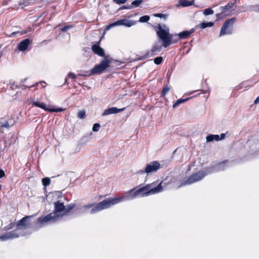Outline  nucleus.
I'll return each mask as SVG.
<instances>
[{
    "instance_id": "obj_17",
    "label": "nucleus",
    "mask_w": 259,
    "mask_h": 259,
    "mask_svg": "<svg viewBox=\"0 0 259 259\" xmlns=\"http://www.w3.org/2000/svg\"><path fill=\"white\" fill-rule=\"evenodd\" d=\"M124 20H118L116 22H115L112 24H110V25L107 26L105 28V31H108L109 30L110 28L113 27H115V26H118V25H124Z\"/></svg>"
},
{
    "instance_id": "obj_46",
    "label": "nucleus",
    "mask_w": 259,
    "mask_h": 259,
    "mask_svg": "<svg viewBox=\"0 0 259 259\" xmlns=\"http://www.w3.org/2000/svg\"><path fill=\"white\" fill-rule=\"evenodd\" d=\"M224 164H225V163H224V162H222V163H220V166H222L224 165Z\"/></svg>"
},
{
    "instance_id": "obj_33",
    "label": "nucleus",
    "mask_w": 259,
    "mask_h": 259,
    "mask_svg": "<svg viewBox=\"0 0 259 259\" xmlns=\"http://www.w3.org/2000/svg\"><path fill=\"white\" fill-rule=\"evenodd\" d=\"M169 90V89L168 87H165L164 88L162 92V96H165V94L168 92V91Z\"/></svg>"
},
{
    "instance_id": "obj_44",
    "label": "nucleus",
    "mask_w": 259,
    "mask_h": 259,
    "mask_svg": "<svg viewBox=\"0 0 259 259\" xmlns=\"http://www.w3.org/2000/svg\"><path fill=\"white\" fill-rule=\"evenodd\" d=\"M225 135L224 134H222L221 135V138H220V140L223 139L225 138Z\"/></svg>"
},
{
    "instance_id": "obj_6",
    "label": "nucleus",
    "mask_w": 259,
    "mask_h": 259,
    "mask_svg": "<svg viewBox=\"0 0 259 259\" xmlns=\"http://www.w3.org/2000/svg\"><path fill=\"white\" fill-rule=\"evenodd\" d=\"M206 175V174L204 171H198V172L192 175L186 180L183 181L180 185V187L190 185L194 183L197 182L202 180Z\"/></svg>"
},
{
    "instance_id": "obj_26",
    "label": "nucleus",
    "mask_w": 259,
    "mask_h": 259,
    "mask_svg": "<svg viewBox=\"0 0 259 259\" xmlns=\"http://www.w3.org/2000/svg\"><path fill=\"white\" fill-rule=\"evenodd\" d=\"M150 19L149 16L147 15L143 16L142 17H141L139 19V21L141 22H147Z\"/></svg>"
},
{
    "instance_id": "obj_37",
    "label": "nucleus",
    "mask_w": 259,
    "mask_h": 259,
    "mask_svg": "<svg viewBox=\"0 0 259 259\" xmlns=\"http://www.w3.org/2000/svg\"><path fill=\"white\" fill-rule=\"evenodd\" d=\"M90 72L89 71H85V73H79L78 74V75L82 76H91V75H90Z\"/></svg>"
},
{
    "instance_id": "obj_35",
    "label": "nucleus",
    "mask_w": 259,
    "mask_h": 259,
    "mask_svg": "<svg viewBox=\"0 0 259 259\" xmlns=\"http://www.w3.org/2000/svg\"><path fill=\"white\" fill-rule=\"evenodd\" d=\"M67 76L68 77H71V78H72L73 79H75L76 78V75L74 73H72V72L69 73L68 75H67Z\"/></svg>"
},
{
    "instance_id": "obj_1",
    "label": "nucleus",
    "mask_w": 259,
    "mask_h": 259,
    "mask_svg": "<svg viewBox=\"0 0 259 259\" xmlns=\"http://www.w3.org/2000/svg\"><path fill=\"white\" fill-rule=\"evenodd\" d=\"M155 186L154 183L149 184L138 189L134 188L126 193V198L133 199L137 197H145L158 193L163 191L165 187V183L161 182L157 186Z\"/></svg>"
},
{
    "instance_id": "obj_36",
    "label": "nucleus",
    "mask_w": 259,
    "mask_h": 259,
    "mask_svg": "<svg viewBox=\"0 0 259 259\" xmlns=\"http://www.w3.org/2000/svg\"><path fill=\"white\" fill-rule=\"evenodd\" d=\"M71 27V26H66L65 27H62L61 28V30L62 31H67L70 27Z\"/></svg>"
},
{
    "instance_id": "obj_4",
    "label": "nucleus",
    "mask_w": 259,
    "mask_h": 259,
    "mask_svg": "<svg viewBox=\"0 0 259 259\" xmlns=\"http://www.w3.org/2000/svg\"><path fill=\"white\" fill-rule=\"evenodd\" d=\"M125 197H120L117 198H108L103 200L98 203V207L103 210L108 208L111 206L117 204L121 201L125 200Z\"/></svg>"
},
{
    "instance_id": "obj_29",
    "label": "nucleus",
    "mask_w": 259,
    "mask_h": 259,
    "mask_svg": "<svg viewBox=\"0 0 259 259\" xmlns=\"http://www.w3.org/2000/svg\"><path fill=\"white\" fill-rule=\"evenodd\" d=\"M143 2L142 0H135L133 1L132 3L133 5H134L136 7L139 6Z\"/></svg>"
},
{
    "instance_id": "obj_18",
    "label": "nucleus",
    "mask_w": 259,
    "mask_h": 259,
    "mask_svg": "<svg viewBox=\"0 0 259 259\" xmlns=\"http://www.w3.org/2000/svg\"><path fill=\"white\" fill-rule=\"evenodd\" d=\"M194 1H189L187 0H180L179 1V4L177 5V6H179L180 5L182 6L183 7H188L190 6H192L194 4Z\"/></svg>"
},
{
    "instance_id": "obj_15",
    "label": "nucleus",
    "mask_w": 259,
    "mask_h": 259,
    "mask_svg": "<svg viewBox=\"0 0 259 259\" xmlns=\"http://www.w3.org/2000/svg\"><path fill=\"white\" fill-rule=\"evenodd\" d=\"M93 51L100 56L103 57L105 55L104 50L98 45H94L92 47Z\"/></svg>"
},
{
    "instance_id": "obj_42",
    "label": "nucleus",
    "mask_w": 259,
    "mask_h": 259,
    "mask_svg": "<svg viewBox=\"0 0 259 259\" xmlns=\"http://www.w3.org/2000/svg\"><path fill=\"white\" fill-rule=\"evenodd\" d=\"M254 104L259 103V97H258L254 101Z\"/></svg>"
},
{
    "instance_id": "obj_7",
    "label": "nucleus",
    "mask_w": 259,
    "mask_h": 259,
    "mask_svg": "<svg viewBox=\"0 0 259 259\" xmlns=\"http://www.w3.org/2000/svg\"><path fill=\"white\" fill-rule=\"evenodd\" d=\"M110 62L107 59L103 60L100 64L96 65L93 68L91 71L90 75H93L95 74H101L108 67H109Z\"/></svg>"
},
{
    "instance_id": "obj_12",
    "label": "nucleus",
    "mask_w": 259,
    "mask_h": 259,
    "mask_svg": "<svg viewBox=\"0 0 259 259\" xmlns=\"http://www.w3.org/2000/svg\"><path fill=\"white\" fill-rule=\"evenodd\" d=\"M56 214L52 212L45 217H41L37 219V221L40 224L44 225L48 223H55L58 221L56 218Z\"/></svg>"
},
{
    "instance_id": "obj_28",
    "label": "nucleus",
    "mask_w": 259,
    "mask_h": 259,
    "mask_svg": "<svg viewBox=\"0 0 259 259\" xmlns=\"http://www.w3.org/2000/svg\"><path fill=\"white\" fill-rule=\"evenodd\" d=\"M100 127V125L99 123H95L93 126V131L94 132H97L99 131Z\"/></svg>"
},
{
    "instance_id": "obj_43",
    "label": "nucleus",
    "mask_w": 259,
    "mask_h": 259,
    "mask_svg": "<svg viewBox=\"0 0 259 259\" xmlns=\"http://www.w3.org/2000/svg\"><path fill=\"white\" fill-rule=\"evenodd\" d=\"M222 14H218L217 15V18L219 19H221V17H222Z\"/></svg>"
},
{
    "instance_id": "obj_48",
    "label": "nucleus",
    "mask_w": 259,
    "mask_h": 259,
    "mask_svg": "<svg viewBox=\"0 0 259 259\" xmlns=\"http://www.w3.org/2000/svg\"><path fill=\"white\" fill-rule=\"evenodd\" d=\"M45 83V82H41V83Z\"/></svg>"
},
{
    "instance_id": "obj_9",
    "label": "nucleus",
    "mask_w": 259,
    "mask_h": 259,
    "mask_svg": "<svg viewBox=\"0 0 259 259\" xmlns=\"http://www.w3.org/2000/svg\"><path fill=\"white\" fill-rule=\"evenodd\" d=\"M54 205L55 209L52 213L55 214L56 219L59 220L60 218L66 215V207L63 203H61L59 201L56 202Z\"/></svg>"
},
{
    "instance_id": "obj_30",
    "label": "nucleus",
    "mask_w": 259,
    "mask_h": 259,
    "mask_svg": "<svg viewBox=\"0 0 259 259\" xmlns=\"http://www.w3.org/2000/svg\"><path fill=\"white\" fill-rule=\"evenodd\" d=\"M74 207V205L73 204H70L69 205H68L67 207H66V214L71 210Z\"/></svg>"
},
{
    "instance_id": "obj_21",
    "label": "nucleus",
    "mask_w": 259,
    "mask_h": 259,
    "mask_svg": "<svg viewBox=\"0 0 259 259\" xmlns=\"http://www.w3.org/2000/svg\"><path fill=\"white\" fill-rule=\"evenodd\" d=\"M233 5V3L228 4L225 7H222V13H226L228 10H229V9H230L231 8H232Z\"/></svg>"
},
{
    "instance_id": "obj_19",
    "label": "nucleus",
    "mask_w": 259,
    "mask_h": 259,
    "mask_svg": "<svg viewBox=\"0 0 259 259\" xmlns=\"http://www.w3.org/2000/svg\"><path fill=\"white\" fill-rule=\"evenodd\" d=\"M206 140L207 142H212L213 141H218L220 140V137L218 135H210L206 137Z\"/></svg>"
},
{
    "instance_id": "obj_13",
    "label": "nucleus",
    "mask_w": 259,
    "mask_h": 259,
    "mask_svg": "<svg viewBox=\"0 0 259 259\" xmlns=\"http://www.w3.org/2000/svg\"><path fill=\"white\" fill-rule=\"evenodd\" d=\"M124 108L118 109L116 107H111L104 111L103 113V116H106L111 114H116L123 111Z\"/></svg>"
},
{
    "instance_id": "obj_16",
    "label": "nucleus",
    "mask_w": 259,
    "mask_h": 259,
    "mask_svg": "<svg viewBox=\"0 0 259 259\" xmlns=\"http://www.w3.org/2000/svg\"><path fill=\"white\" fill-rule=\"evenodd\" d=\"M194 31L193 29L190 31H184L178 34L180 39H183L187 38L191 33Z\"/></svg>"
},
{
    "instance_id": "obj_24",
    "label": "nucleus",
    "mask_w": 259,
    "mask_h": 259,
    "mask_svg": "<svg viewBox=\"0 0 259 259\" xmlns=\"http://www.w3.org/2000/svg\"><path fill=\"white\" fill-rule=\"evenodd\" d=\"M77 117L80 119H83L85 117V110L79 111L77 113Z\"/></svg>"
},
{
    "instance_id": "obj_2",
    "label": "nucleus",
    "mask_w": 259,
    "mask_h": 259,
    "mask_svg": "<svg viewBox=\"0 0 259 259\" xmlns=\"http://www.w3.org/2000/svg\"><path fill=\"white\" fill-rule=\"evenodd\" d=\"M30 217L26 216L20 220L17 224V229L15 231L8 232L0 237V240L5 241L16 238L19 236V233L21 230L26 229L29 225V219Z\"/></svg>"
},
{
    "instance_id": "obj_45",
    "label": "nucleus",
    "mask_w": 259,
    "mask_h": 259,
    "mask_svg": "<svg viewBox=\"0 0 259 259\" xmlns=\"http://www.w3.org/2000/svg\"><path fill=\"white\" fill-rule=\"evenodd\" d=\"M157 50V48H156V47H153V48L152 49V52H154V51H155V50Z\"/></svg>"
},
{
    "instance_id": "obj_14",
    "label": "nucleus",
    "mask_w": 259,
    "mask_h": 259,
    "mask_svg": "<svg viewBox=\"0 0 259 259\" xmlns=\"http://www.w3.org/2000/svg\"><path fill=\"white\" fill-rule=\"evenodd\" d=\"M30 44V40L29 39H25L21 41L18 45V49L20 51H25L29 45Z\"/></svg>"
},
{
    "instance_id": "obj_32",
    "label": "nucleus",
    "mask_w": 259,
    "mask_h": 259,
    "mask_svg": "<svg viewBox=\"0 0 259 259\" xmlns=\"http://www.w3.org/2000/svg\"><path fill=\"white\" fill-rule=\"evenodd\" d=\"M93 206V204H87V205H84L82 207H81V210L82 211L84 210V209H89L90 208H91L92 206Z\"/></svg>"
},
{
    "instance_id": "obj_27",
    "label": "nucleus",
    "mask_w": 259,
    "mask_h": 259,
    "mask_svg": "<svg viewBox=\"0 0 259 259\" xmlns=\"http://www.w3.org/2000/svg\"><path fill=\"white\" fill-rule=\"evenodd\" d=\"M162 60V57H157L154 59V62L156 64L159 65L161 63Z\"/></svg>"
},
{
    "instance_id": "obj_22",
    "label": "nucleus",
    "mask_w": 259,
    "mask_h": 259,
    "mask_svg": "<svg viewBox=\"0 0 259 259\" xmlns=\"http://www.w3.org/2000/svg\"><path fill=\"white\" fill-rule=\"evenodd\" d=\"M213 25V23L212 22H203L200 24V27L201 28L204 29L207 27H211Z\"/></svg>"
},
{
    "instance_id": "obj_41",
    "label": "nucleus",
    "mask_w": 259,
    "mask_h": 259,
    "mask_svg": "<svg viewBox=\"0 0 259 259\" xmlns=\"http://www.w3.org/2000/svg\"><path fill=\"white\" fill-rule=\"evenodd\" d=\"M12 228H13V224H12V223H11L10 224H9V225L7 227V230L11 229Z\"/></svg>"
},
{
    "instance_id": "obj_39",
    "label": "nucleus",
    "mask_w": 259,
    "mask_h": 259,
    "mask_svg": "<svg viewBox=\"0 0 259 259\" xmlns=\"http://www.w3.org/2000/svg\"><path fill=\"white\" fill-rule=\"evenodd\" d=\"M154 16L159 18H162L164 15L162 14L158 13V14H154Z\"/></svg>"
},
{
    "instance_id": "obj_8",
    "label": "nucleus",
    "mask_w": 259,
    "mask_h": 259,
    "mask_svg": "<svg viewBox=\"0 0 259 259\" xmlns=\"http://www.w3.org/2000/svg\"><path fill=\"white\" fill-rule=\"evenodd\" d=\"M161 167L160 164L157 161H153L146 165L144 169L139 171V173L143 174L144 173L149 175V174L157 171Z\"/></svg>"
},
{
    "instance_id": "obj_34",
    "label": "nucleus",
    "mask_w": 259,
    "mask_h": 259,
    "mask_svg": "<svg viewBox=\"0 0 259 259\" xmlns=\"http://www.w3.org/2000/svg\"><path fill=\"white\" fill-rule=\"evenodd\" d=\"M127 0H114V1L118 4H125Z\"/></svg>"
},
{
    "instance_id": "obj_10",
    "label": "nucleus",
    "mask_w": 259,
    "mask_h": 259,
    "mask_svg": "<svg viewBox=\"0 0 259 259\" xmlns=\"http://www.w3.org/2000/svg\"><path fill=\"white\" fill-rule=\"evenodd\" d=\"M236 20V18L234 17L226 21L221 29L220 36L231 34L232 30L231 29H229V27L232 26L233 24L235 22Z\"/></svg>"
},
{
    "instance_id": "obj_20",
    "label": "nucleus",
    "mask_w": 259,
    "mask_h": 259,
    "mask_svg": "<svg viewBox=\"0 0 259 259\" xmlns=\"http://www.w3.org/2000/svg\"><path fill=\"white\" fill-rule=\"evenodd\" d=\"M189 98H187V99H179L176 102V103H175L173 104L172 107L175 108L177 107L180 104L185 103V102L189 100Z\"/></svg>"
},
{
    "instance_id": "obj_31",
    "label": "nucleus",
    "mask_w": 259,
    "mask_h": 259,
    "mask_svg": "<svg viewBox=\"0 0 259 259\" xmlns=\"http://www.w3.org/2000/svg\"><path fill=\"white\" fill-rule=\"evenodd\" d=\"M101 210V209L100 208L98 207V203L97 204V205L93 207L92 209H91V213H94L97 211H100Z\"/></svg>"
},
{
    "instance_id": "obj_11",
    "label": "nucleus",
    "mask_w": 259,
    "mask_h": 259,
    "mask_svg": "<svg viewBox=\"0 0 259 259\" xmlns=\"http://www.w3.org/2000/svg\"><path fill=\"white\" fill-rule=\"evenodd\" d=\"M32 105L34 106L39 107L45 111H49V112H62L65 110V109L62 108H47L46 106V104L45 103L40 102L38 101H33L32 102Z\"/></svg>"
},
{
    "instance_id": "obj_25",
    "label": "nucleus",
    "mask_w": 259,
    "mask_h": 259,
    "mask_svg": "<svg viewBox=\"0 0 259 259\" xmlns=\"http://www.w3.org/2000/svg\"><path fill=\"white\" fill-rule=\"evenodd\" d=\"M214 13L213 11L210 8L205 9L203 11V14L204 15H212Z\"/></svg>"
},
{
    "instance_id": "obj_3",
    "label": "nucleus",
    "mask_w": 259,
    "mask_h": 259,
    "mask_svg": "<svg viewBox=\"0 0 259 259\" xmlns=\"http://www.w3.org/2000/svg\"><path fill=\"white\" fill-rule=\"evenodd\" d=\"M156 30L158 36L163 41V46L166 48L169 46L171 43L173 35L169 34L168 28L164 25L158 24Z\"/></svg>"
},
{
    "instance_id": "obj_5",
    "label": "nucleus",
    "mask_w": 259,
    "mask_h": 259,
    "mask_svg": "<svg viewBox=\"0 0 259 259\" xmlns=\"http://www.w3.org/2000/svg\"><path fill=\"white\" fill-rule=\"evenodd\" d=\"M125 197H120L117 198H108L103 200L98 203V207L103 210L108 208L111 206L117 204L121 201L125 200Z\"/></svg>"
},
{
    "instance_id": "obj_23",
    "label": "nucleus",
    "mask_w": 259,
    "mask_h": 259,
    "mask_svg": "<svg viewBox=\"0 0 259 259\" xmlns=\"http://www.w3.org/2000/svg\"><path fill=\"white\" fill-rule=\"evenodd\" d=\"M51 180L49 178L46 177L42 179V183L45 187L50 185Z\"/></svg>"
},
{
    "instance_id": "obj_38",
    "label": "nucleus",
    "mask_w": 259,
    "mask_h": 259,
    "mask_svg": "<svg viewBox=\"0 0 259 259\" xmlns=\"http://www.w3.org/2000/svg\"><path fill=\"white\" fill-rule=\"evenodd\" d=\"M1 126L2 127L9 128L10 127V125L9 124L8 122H5V123L2 125Z\"/></svg>"
},
{
    "instance_id": "obj_47",
    "label": "nucleus",
    "mask_w": 259,
    "mask_h": 259,
    "mask_svg": "<svg viewBox=\"0 0 259 259\" xmlns=\"http://www.w3.org/2000/svg\"><path fill=\"white\" fill-rule=\"evenodd\" d=\"M16 32H13V33L11 34V36H12V35H14V34H16Z\"/></svg>"
},
{
    "instance_id": "obj_40",
    "label": "nucleus",
    "mask_w": 259,
    "mask_h": 259,
    "mask_svg": "<svg viewBox=\"0 0 259 259\" xmlns=\"http://www.w3.org/2000/svg\"><path fill=\"white\" fill-rule=\"evenodd\" d=\"M5 175V172L4 171L2 170V169H0V178L3 177Z\"/></svg>"
}]
</instances>
